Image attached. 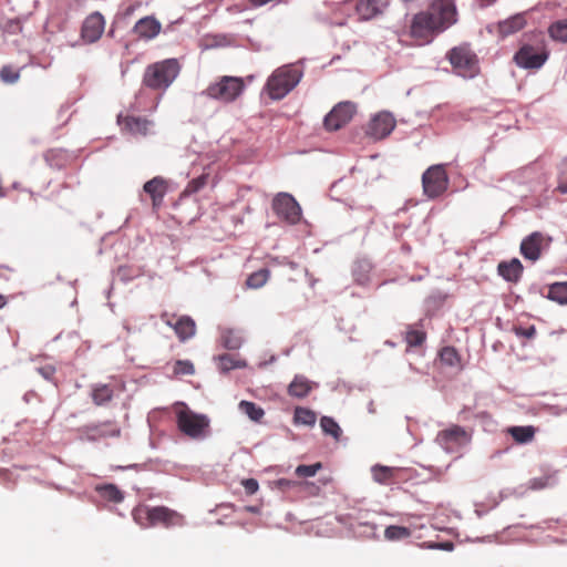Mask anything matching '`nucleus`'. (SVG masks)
I'll use <instances>...</instances> for the list:
<instances>
[{
    "label": "nucleus",
    "mask_w": 567,
    "mask_h": 567,
    "mask_svg": "<svg viewBox=\"0 0 567 567\" xmlns=\"http://www.w3.org/2000/svg\"><path fill=\"white\" fill-rule=\"evenodd\" d=\"M37 371L48 381H52L55 374V368L51 364L40 367Z\"/></svg>",
    "instance_id": "obj_44"
},
{
    "label": "nucleus",
    "mask_w": 567,
    "mask_h": 567,
    "mask_svg": "<svg viewBox=\"0 0 567 567\" xmlns=\"http://www.w3.org/2000/svg\"><path fill=\"white\" fill-rule=\"evenodd\" d=\"M168 189V181L163 176H155L143 185V192L150 197L155 213L163 206Z\"/></svg>",
    "instance_id": "obj_14"
},
{
    "label": "nucleus",
    "mask_w": 567,
    "mask_h": 567,
    "mask_svg": "<svg viewBox=\"0 0 567 567\" xmlns=\"http://www.w3.org/2000/svg\"><path fill=\"white\" fill-rule=\"evenodd\" d=\"M546 486V482H543V480H535L533 482V487L535 488H544Z\"/></svg>",
    "instance_id": "obj_47"
},
{
    "label": "nucleus",
    "mask_w": 567,
    "mask_h": 567,
    "mask_svg": "<svg viewBox=\"0 0 567 567\" xmlns=\"http://www.w3.org/2000/svg\"><path fill=\"white\" fill-rule=\"evenodd\" d=\"M411 535V529L404 526L391 525L384 530V537L390 542L402 540L409 538Z\"/></svg>",
    "instance_id": "obj_34"
},
{
    "label": "nucleus",
    "mask_w": 567,
    "mask_h": 567,
    "mask_svg": "<svg viewBox=\"0 0 567 567\" xmlns=\"http://www.w3.org/2000/svg\"><path fill=\"white\" fill-rule=\"evenodd\" d=\"M20 78V73L18 70H14L12 66L10 65H4L1 70H0V79L2 82L4 83H8V84H12V83H16Z\"/></svg>",
    "instance_id": "obj_39"
},
{
    "label": "nucleus",
    "mask_w": 567,
    "mask_h": 567,
    "mask_svg": "<svg viewBox=\"0 0 567 567\" xmlns=\"http://www.w3.org/2000/svg\"><path fill=\"white\" fill-rule=\"evenodd\" d=\"M105 20L100 12L91 13L83 22L81 35L95 37L102 35Z\"/></svg>",
    "instance_id": "obj_20"
},
{
    "label": "nucleus",
    "mask_w": 567,
    "mask_h": 567,
    "mask_svg": "<svg viewBox=\"0 0 567 567\" xmlns=\"http://www.w3.org/2000/svg\"><path fill=\"white\" fill-rule=\"evenodd\" d=\"M181 65L176 59H166L145 69L143 83L152 90H166L177 78Z\"/></svg>",
    "instance_id": "obj_3"
},
{
    "label": "nucleus",
    "mask_w": 567,
    "mask_h": 567,
    "mask_svg": "<svg viewBox=\"0 0 567 567\" xmlns=\"http://www.w3.org/2000/svg\"><path fill=\"white\" fill-rule=\"evenodd\" d=\"M526 13H516L508 19L499 21L496 29L501 35H511L519 32L526 25Z\"/></svg>",
    "instance_id": "obj_19"
},
{
    "label": "nucleus",
    "mask_w": 567,
    "mask_h": 567,
    "mask_svg": "<svg viewBox=\"0 0 567 567\" xmlns=\"http://www.w3.org/2000/svg\"><path fill=\"white\" fill-rule=\"evenodd\" d=\"M320 426L326 434L333 436L336 440H339L342 434L338 423L330 416H322L320 420Z\"/></svg>",
    "instance_id": "obj_35"
},
{
    "label": "nucleus",
    "mask_w": 567,
    "mask_h": 567,
    "mask_svg": "<svg viewBox=\"0 0 567 567\" xmlns=\"http://www.w3.org/2000/svg\"><path fill=\"white\" fill-rule=\"evenodd\" d=\"M373 480L380 484H390L395 482L399 468L383 465H374L371 468Z\"/></svg>",
    "instance_id": "obj_24"
},
{
    "label": "nucleus",
    "mask_w": 567,
    "mask_h": 567,
    "mask_svg": "<svg viewBox=\"0 0 567 567\" xmlns=\"http://www.w3.org/2000/svg\"><path fill=\"white\" fill-rule=\"evenodd\" d=\"M244 90L245 83L241 78L224 75L210 83L200 94L223 103H231Z\"/></svg>",
    "instance_id": "obj_5"
},
{
    "label": "nucleus",
    "mask_w": 567,
    "mask_h": 567,
    "mask_svg": "<svg viewBox=\"0 0 567 567\" xmlns=\"http://www.w3.org/2000/svg\"><path fill=\"white\" fill-rule=\"evenodd\" d=\"M557 187L556 192L567 194V158H564L557 166Z\"/></svg>",
    "instance_id": "obj_36"
},
{
    "label": "nucleus",
    "mask_w": 567,
    "mask_h": 567,
    "mask_svg": "<svg viewBox=\"0 0 567 567\" xmlns=\"http://www.w3.org/2000/svg\"><path fill=\"white\" fill-rule=\"evenodd\" d=\"M162 321L174 329L181 341H186L192 338L196 332L195 321L188 316L176 318L174 315L167 312L161 316Z\"/></svg>",
    "instance_id": "obj_15"
},
{
    "label": "nucleus",
    "mask_w": 567,
    "mask_h": 567,
    "mask_svg": "<svg viewBox=\"0 0 567 567\" xmlns=\"http://www.w3.org/2000/svg\"><path fill=\"white\" fill-rule=\"evenodd\" d=\"M498 274L507 281L516 282L523 274V265L517 258L502 261L497 267Z\"/></svg>",
    "instance_id": "obj_22"
},
{
    "label": "nucleus",
    "mask_w": 567,
    "mask_h": 567,
    "mask_svg": "<svg viewBox=\"0 0 567 567\" xmlns=\"http://www.w3.org/2000/svg\"><path fill=\"white\" fill-rule=\"evenodd\" d=\"M206 183V177L205 176H200L198 178H194L192 179L187 187H186V192L188 193H194V192H197L198 189H200Z\"/></svg>",
    "instance_id": "obj_43"
},
{
    "label": "nucleus",
    "mask_w": 567,
    "mask_h": 567,
    "mask_svg": "<svg viewBox=\"0 0 567 567\" xmlns=\"http://www.w3.org/2000/svg\"><path fill=\"white\" fill-rule=\"evenodd\" d=\"M321 468H322V464L320 462L311 464V465H299L296 467L295 474L298 477H312Z\"/></svg>",
    "instance_id": "obj_37"
},
{
    "label": "nucleus",
    "mask_w": 567,
    "mask_h": 567,
    "mask_svg": "<svg viewBox=\"0 0 567 567\" xmlns=\"http://www.w3.org/2000/svg\"><path fill=\"white\" fill-rule=\"evenodd\" d=\"M136 35H158L162 31L161 22L152 16L140 19L134 25Z\"/></svg>",
    "instance_id": "obj_23"
},
{
    "label": "nucleus",
    "mask_w": 567,
    "mask_h": 567,
    "mask_svg": "<svg viewBox=\"0 0 567 567\" xmlns=\"http://www.w3.org/2000/svg\"><path fill=\"white\" fill-rule=\"evenodd\" d=\"M436 443L446 452H456L471 441V434L460 425H451L437 433Z\"/></svg>",
    "instance_id": "obj_10"
},
{
    "label": "nucleus",
    "mask_w": 567,
    "mask_h": 567,
    "mask_svg": "<svg viewBox=\"0 0 567 567\" xmlns=\"http://www.w3.org/2000/svg\"><path fill=\"white\" fill-rule=\"evenodd\" d=\"M96 491L101 497L113 503H120L124 498L123 493L114 484L97 486Z\"/></svg>",
    "instance_id": "obj_31"
},
{
    "label": "nucleus",
    "mask_w": 567,
    "mask_h": 567,
    "mask_svg": "<svg viewBox=\"0 0 567 567\" xmlns=\"http://www.w3.org/2000/svg\"><path fill=\"white\" fill-rule=\"evenodd\" d=\"M497 0H478L481 7H489L494 4Z\"/></svg>",
    "instance_id": "obj_48"
},
{
    "label": "nucleus",
    "mask_w": 567,
    "mask_h": 567,
    "mask_svg": "<svg viewBox=\"0 0 567 567\" xmlns=\"http://www.w3.org/2000/svg\"><path fill=\"white\" fill-rule=\"evenodd\" d=\"M173 371L176 375H192L195 373V368L188 360H177L174 364Z\"/></svg>",
    "instance_id": "obj_38"
},
{
    "label": "nucleus",
    "mask_w": 567,
    "mask_h": 567,
    "mask_svg": "<svg viewBox=\"0 0 567 567\" xmlns=\"http://www.w3.org/2000/svg\"><path fill=\"white\" fill-rule=\"evenodd\" d=\"M551 237L540 231H534L522 240L520 254L525 259L536 261L544 250L548 249Z\"/></svg>",
    "instance_id": "obj_11"
},
{
    "label": "nucleus",
    "mask_w": 567,
    "mask_h": 567,
    "mask_svg": "<svg viewBox=\"0 0 567 567\" xmlns=\"http://www.w3.org/2000/svg\"><path fill=\"white\" fill-rule=\"evenodd\" d=\"M293 421L296 424L312 426L317 421V414L310 409L298 406L295 409Z\"/></svg>",
    "instance_id": "obj_32"
},
{
    "label": "nucleus",
    "mask_w": 567,
    "mask_h": 567,
    "mask_svg": "<svg viewBox=\"0 0 567 567\" xmlns=\"http://www.w3.org/2000/svg\"><path fill=\"white\" fill-rule=\"evenodd\" d=\"M122 127L133 135L145 136L152 126V122L144 117L137 116H125L118 118Z\"/></svg>",
    "instance_id": "obj_18"
},
{
    "label": "nucleus",
    "mask_w": 567,
    "mask_h": 567,
    "mask_svg": "<svg viewBox=\"0 0 567 567\" xmlns=\"http://www.w3.org/2000/svg\"><path fill=\"white\" fill-rule=\"evenodd\" d=\"M457 21L455 0H433L426 10L414 14L411 35L441 33Z\"/></svg>",
    "instance_id": "obj_1"
},
{
    "label": "nucleus",
    "mask_w": 567,
    "mask_h": 567,
    "mask_svg": "<svg viewBox=\"0 0 567 567\" xmlns=\"http://www.w3.org/2000/svg\"><path fill=\"white\" fill-rule=\"evenodd\" d=\"M238 406L254 422H259L265 415V411L254 402L243 400Z\"/></svg>",
    "instance_id": "obj_30"
},
{
    "label": "nucleus",
    "mask_w": 567,
    "mask_h": 567,
    "mask_svg": "<svg viewBox=\"0 0 567 567\" xmlns=\"http://www.w3.org/2000/svg\"><path fill=\"white\" fill-rule=\"evenodd\" d=\"M270 277V271L267 268L259 269L250 274L246 280V288L258 289L266 285Z\"/></svg>",
    "instance_id": "obj_28"
},
{
    "label": "nucleus",
    "mask_w": 567,
    "mask_h": 567,
    "mask_svg": "<svg viewBox=\"0 0 567 567\" xmlns=\"http://www.w3.org/2000/svg\"><path fill=\"white\" fill-rule=\"evenodd\" d=\"M362 526H364V527H369V528L371 529V532H372V533H374V530H375V526H374V525H371V524L365 523V524H362Z\"/></svg>",
    "instance_id": "obj_51"
},
{
    "label": "nucleus",
    "mask_w": 567,
    "mask_h": 567,
    "mask_svg": "<svg viewBox=\"0 0 567 567\" xmlns=\"http://www.w3.org/2000/svg\"><path fill=\"white\" fill-rule=\"evenodd\" d=\"M248 1L252 7L259 8V7L266 6L268 3L278 4V3H281L284 0H248Z\"/></svg>",
    "instance_id": "obj_46"
},
{
    "label": "nucleus",
    "mask_w": 567,
    "mask_h": 567,
    "mask_svg": "<svg viewBox=\"0 0 567 567\" xmlns=\"http://www.w3.org/2000/svg\"><path fill=\"white\" fill-rule=\"evenodd\" d=\"M315 385L305 375L297 374L288 385V394L293 398L303 399L312 391Z\"/></svg>",
    "instance_id": "obj_21"
},
{
    "label": "nucleus",
    "mask_w": 567,
    "mask_h": 567,
    "mask_svg": "<svg viewBox=\"0 0 567 567\" xmlns=\"http://www.w3.org/2000/svg\"><path fill=\"white\" fill-rule=\"evenodd\" d=\"M449 176L442 164L430 166L422 175L423 192L429 198H436L446 192Z\"/></svg>",
    "instance_id": "obj_9"
},
{
    "label": "nucleus",
    "mask_w": 567,
    "mask_h": 567,
    "mask_svg": "<svg viewBox=\"0 0 567 567\" xmlns=\"http://www.w3.org/2000/svg\"><path fill=\"white\" fill-rule=\"evenodd\" d=\"M8 303V299L4 295L0 293V309L4 308Z\"/></svg>",
    "instance_id": "obj_49"
},
{
    "label": "nucleus",
    "mask_w": 567,
    "mask_h": 567,
    "mask_svg": "<svg viewBox=\"0 0 567 567\" xmlns=\"http://www.w3.org/2000/svg\"><path fill=\"white\" fill-rule=\"evenodd\" d=\"M178 430L193 440L204 439L209 432V419L197 414L186 405L176 413Z\"/></svg>",
    "instance_id": "obj_6"
},
{
    "label": "nucleus",
    "mask_w": 567,
    "mask_h": 567,
    "mask_svg": "<svg viewBox=\"0 0 567 567\" xmlns=\"http://www.w3.org/2000/svg\"><path fill=\"white\" fill-rule=\"evenodd\" d=\"M395 127L394 117L386 112L375 115L368 125V134L377 140L386 137Z\"/></svg>",
    "instance_id": "obj_16"
},
{
    "label": "nucleus",
    "mask_w": 567,
    "mask_h": 567,
    "mask_svg": "<svg viewBox=\"0 0 567 567\" xmlns=\"http://www.w3.org/2000/svg\"><path fill=\"white\" fill-rule=\"evenodd\" d=\"M513 331L517 337H523L527 339H532L536 334V328L534 326H529L526 328L522 326H514Z\"/></svg>",
    "instance_id": "obj_41"
},
{
    "label": "nucleus",
    "mask_w": 567,
    "mask_h": 567,
    "mask_svg": "<svg viewBox=\"0 0 567 567\" xmlns=\"http://www.w3.org/2000/svg\"><path fill=\"white\" fill-rule=\"evenodd\" d=\"M355 113V105L351 102L337 104L324 117V127L337 131L348 124Z\"/></svg>",
    "instance_id": "obj_13"
},
{
    "label": "nucleus",
    "mask_w": 567,
    "mask_h": 567,
    "mask_svg": "<svg viewBox=\"0 0 567 567\" xmlns=\"http://www.w3.org/2000/svg\"><path fill=\"white\" fill-rule=\"evenodd\" d=\"M440 361L450 368H454L456 370L462 369V360L454 347H444L441 349L440 353Z\"/></svg>",
    "instance_id": "obj_27"
},
{
    "label": "nucleus",
    "mask_w": 567,
    "mask_h": 567,
    "mask_svg": "<svg viewBox=\"0 0 567 567\" xmlns=\"http://www.w3.org/2000/svg\"><path fill=\"white\" fill-rule=\"evenodd\" d=\"M449 60L457 74L472 79L480 72L476 54L467 47H456L449 52Z\"/></svg>",
    "instance_id": "obj_8"
},
{
    "label": "nucleus",
    "mask_w": 567,
    "mask_h": 567,
    "mask_svg": "<svg viewBox=\"0 0 567 567\" xmlns=\"http://www.w3.org/2000/svg\"><path fill=\"white\" fill-rule=\"evenodd\" d=\"M99 38L97 37H94V38H90V43L91 42H94L95 40H97Z\"/></svg>",
    "instance_id": "obj_53"
},
{
    "label": "nucleus",
    "mask_w": 567,
    "mask_h": 567,
    "mask_svg": "<svg viewBox=\"0 0 567 567\" xmlns=\"http://www.w3.org/2000/svg\"><path fill=\"white\" fill-rule=\"evenodd\" d=\"M114 395V390L109 384H95L92 388V400L95 405H104L109 403Z\"/></svg>",
    "instance_id": "obj_25"
},
{
    "label": "nucleus",
    "mask_w": 567,
    "mask_h": 567,
    "mask_svg": "<svg viewBox=\"0 0 567 567\" xmlns=\"http://www.w3.org/2000/svg\"><path fill=\"white\" fill-rule=\"evenodd\" d=\"M488 32H494V28L492 25L487 27Z\"/></svg>",
    "instance_id": "obj_52"
},
{
    "label": "nucleus",
    "mask_w": 567,
    "mask_h": 567,
    "mask_svg": "<svg viewBox=\"0 0 567 567\" xmlns=\"http://www.w3.org/2000/svg\"><path fill=\"white\" fill-rule=\"evenodd\" d=\"M247 495H254L259 488V484L255 478H246L241 482Z\"/></svg>",
    "instance_id": "obj_42"
},
{
    "label": "nucleus",
    "mask_w": 567,
    "mask_h": 567,
    "mask_svg": "<svg viewBox=\"0 0 567 567\" xmlns=\"http://www.w3.org/2000/svg\"><path fill=\"white\" fill-rule=\"evenodd\" d=\"M548 35H567V19L558 20L548 28Z\"/></svg>",
    "instance_id": "obj_40"
},
{
    "label": "nucleus",
    "mask_w": 567,
    "mask_h": 567,
    "mask_svg": "<svg viewBox=\"0 0 567 567\" xmlns=\"http://www.w3.org/2000/svg\"><path fill=\"white\" fill-rule=\"evenodd\" d=\"M560 40H563L564 42L567 41V37H564V38H559Z\"/></svg>",
    "instance_id": "obj_54"
},
{
    "label": "nucleus",
    "mask_w": 567,
    "mask_h": 567,
    "mask_svg": "<svg viewBox=\"0 0 567 567\" xmlns=\"http://www.w3.org/2000/svg\"><path fill=\"white\" fill-rule=\"evenodd\" d=\"M425 340L426 332L424 330L415 329L413 326L408 327L404 341L408 343L409 348L421 347Z\"/></svg>",
    "instance_id": "obj_29"
},
{
    "label": "nucleus",
    "mask_w": 567,
    "mask_h": 567,
    "mask_svg": "<svg viewBox=\"0 0 567 567\" xmlns=\"http://www.w3.org/2000/svg\"><path fill=\"white\" fill-rule=\"evenodd\" d=\"M220 368L225 371L236 368L235 361L229 354H224L219 357Z\"/></svg>",
    "instance_id": "obj_45"
},
{
    "label": "nucleus",
    "mask_w": 567,
    "mask_h": 567,
    "mask_svg": "<svg viewBox=\"0 0 567 567\" xmlns=\"http://www.w3.org/2000/svg\"><path fill=\"white\" fill-rule=\"evenodd\" d=\"M272 209L280 218L290 224H297L300 220L301 208L290 194H278L272 200Z\"/></svg>",
    "instance_id": "obj_12"
},
{
    "label": "nucleus",
    "mask_w": 567,
    "mask_h": 567,
    "mask_svg": "<svg viewBox=\"0 0 567 567\" xmlns=\"http://www.w3.org/2000/svg\"><path fill=\"white\" fill-rule=\"evenodd\" d=\"M11 28H12V32L22 31L20 23L18 21L11 23Z\"/></svg>",
    "instance_id": "obj_50"
},
{
    "label": "nucleus",
    "mask_w": 567,
    "mask_h": 567,
    "mask_svg": "<svg viewBox=\"0 0 567 567\" xmlns=\"http://www.w3.org/2000/svg\"><path fill=\"white\" fill-rule=\"evenodd\" d=\"M133 518L143 528L162 525L165 528L181 527L185 524V517L166 506H137L134 508Z\"/></svg>",
    "instance_id": "obj_2"
},
{
    "label": "nucleus",
    "mask_w": 567,
    "mask_h": 567,
    "mask_svg": "<svg viewBox=\"0 0 567 567\" xmlns=\"http://www.w3.org/2000/svg\"><path fill=\"white\" fill-rule=\"evenodd\" d=\"M548 298L560 305H567V282H555L549 287Z\"/></svg>",
    "instance_id": "obj_33"
},
{
    "label": "nucleus",
    "mask_w": 567,
    "mask_h": 567,
    "mask_svg": "<svg viewBox=\"0 0 567 567\" xmlns=\"http://www.w3.org/2000/svg\"><path fill=\"white\" fill-rule=\"evenodd\" d=\"M508 433L516 443L525 444L534 440L536 429L532 425L527 426H512L508 429Z\"/></svg>",
    "instance_id": "obj_26"
},
{
    "label": "nucleus",
    "mask_w": 567,
    "mask_h": 567,
    "mask_svg": "<svg viewBox=\"0 0 567 567\" xmlns=\"http://www.w3.org/2000/svg\"><path fill=\"white\" fill-rule=\"evenodd\" d=\"M301 72L293 65H284L272 72L266 83V91L272 100L285 97L300 81Z\"/></svg>",
    "instance_id": "obj_4"
},
{
    "label": "nucleus",
    "mask_w": 567,
    "mask_h": 567,
    "mask_svg": "<svg viewBox=\"0 0 567 567\" xmlns=\"http://www.w3.org/2000/svg\"><path fill=\"white\" fill-rule=\"evenodd\" d=\"M113 434L117 435V434H120V431L118 430L114 431Z\"/></svg>",
    "instance_id": "obj_55"
},
{
    "label": "nucleus",
    "mask_w": 567,
    "mask_h": 567,
    "mask_svg": "<svg viewBox=\"0 0 567 567\" xmlns=\"http://www.w3.org/2000/svg\"><path fill=\"white\" fill-rule=\"evenodd\" d=\"M549 56V51L543 41L524 44L514 55L515 63L523 69H540Z\"/></svg>",
    "instance_id": "obj_7"
},
{
    "label": "nucleus",
    "mask_w": 567,
    "mask_h": 567,
    "mask_svg": "<svg viewBox=\"0 0 567 567\" xmlns=\"http://www.w3.org/2000/svg\"><path fill=\"white\" fill-rule=\"evenodd\" d=\"M389 0H357L355 11L361 20L373 19L384 12Z\"/></svg>",
    "instance_id": "obj_17"
}]
</instances>
